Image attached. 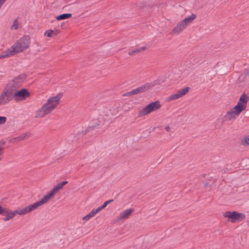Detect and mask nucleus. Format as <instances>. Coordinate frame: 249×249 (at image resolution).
Returning a JSON list of instances; mask_svg holds the SVG:
<instances>
[{"mask_svg": "<svg viewBox=\"0 0 249 249\" xmlns=\"http://www.w3.org/2000/svg\"><path fill=\"white\" fill-rule=\"evenodd\" d=\"M36 209H37V208L34 203L31 204L22 209H18L14 212H12L8 208H5L2 214L5 216L3 218V220L4 221H7L12 219L17 214L19 215H25Z\"/></svg>", "mask_w": 249, "mask_h": 249, "instance_id": "nucleus-1", "label": "nucleus"}, {"mask_svg": "<svg viewBox=\"0 0 249 249\" xmlns=\"http://www.w3.org/2000/svg\"><path fill=\"white\" fill-rule=\"evenodd\" d=\"M196 18V15L194 14H192L191 15L186 17L177 23L176 26L172 29L171 33L173 35H178L183 32L188 25L193 23Z\"/></svg>", "mask_w": 249, "mask_h": 249, "instance_id": "nucleus-2", "label": "nucleus"}, {"mask_svg": "<svg viewBox=\"0 0 249 249\" xmlns=\"http://www.w3.org/2000/svg\"><path fill=\"white\" fill-rule=\"evenodd\" d=\"M30 38L28 36H25L18 40L12 47L15 49L16 53L23 52L27 49L30 44Z\"/></svg>", "mask_w": 249, "mask_h": 249, "instance_id": "nucleus-3", "label": "nucleus"}, {"mask_svg": "<svg viewBox=\"0 0 249 249\" xmlns=\"http://www.w3.org/2000/svg\"><path fill=\"white\" fill-rule=\"evenodd\" d=\"M63 188V186L60 183L58 184L56 186L54 187L49 193L45 195L41 200L34 203L36 208L37 209L39 207L43 204L47 203L51 198H52L54 195L57 194L59 190Z\"/></svg>", "mask_w": 249, "mask_h": 249, "instance_id": "nucleus-4", "label": "nucleus"}, {"mask_svg": "<svg viewBox=\"0 0 249 249\" xmlns=\"http://www.w3.org/2000/svg\"><path fill=\"white\" fill-rule=\"evenodd\" d=\"M61 97V96L58 94L56 96L49 98L47 100V102L42 106L43 109L46 110L47 113L49 114L58 105Z\"/></svg>", "mask_w": 249, "mask_h": 249, "instance_id": "nucleus-5", "label": "nucleus"}, {"mask_svg": "<svg viewBox=\"0 0 249 249\" xmlns=\"http://www.w3.org/2000/svg\"><path fill=\"white\" fill-rule=\"evenodd\" d=\"M160 107L161 105L159 101L152 102L146 106L139 112V116L142 117L147 115L153 111L157 110Z\"/></svg>", "mask_w": 249, "mask_h": 249, "instance_id": "nucleus-6", "label": "nucleus"}, {"mask_svg": "<svg viewBox=\"0 0 249 249\" xmlns=\"http://www.w3.org/2000/svg\"><path fill=\"white\" fill-rule=\"evenodd\" d=\"M12 89H5L0 94V106L8 103L12 99Z\"/></svg>", "mask_w": 249, "mask_h": 249, "instance_id": "nucleus-7", "label": "nucleus"}, {"mask_svg": "<svg viewBox=\"0 0 249 249\" xmlns=\"http://www.w3.org/2000/svg\"><path fill=\"white\" fill-rule=\"evenodd\" d=\"M225 217H228L231 219L232 223L237 221H240L245 219V215L243 213H238L236 212H227L223 214Z\"/></svg>", "mask_w": 249, "mask_h": 249, "instance_id": "nucleus-8", "label": "nucleus"}, {"mask_svg": "<svg viewBox=\"0 0 249 249\" xmlns=\"http://www.w3.org/2000/svg\"><path fill=\"white\" fill-rule=\"evenodd\" d=\"M160 83V79H157L151 82L147 83L145 84L136 88L135 89L136 93L138 94L144 92L152 87L159 85Z\"/></svg>", "mask_w": 249, "mask_h": 249, "instance_id": "nucleus-9", "label": "nucleus"}, {"mask_svg": "<svg viewBox=\"0 0 249 249\" xmlns=\"http://www.w3.org/2000/svg\"><path fill=\"white\" fill-rule=\"evenodd\" d=\"M25 78L26 76L24 74L14 77L9 84V86L10 88V89H12L13 91L14 89L19 87Z\"/></svg>", "mask_w": 249, "mask_h": 249, "instance_id": "nucleus-10", "label": "nucleus"}, {"mask_svg": "<svg viewBox=\"0 0 249 249\" xmlns=\"http://www.w3.org/2000/svg\"><path fill=\"white\" fill-rule=\"evenodd\" d=\"M30 95V93L27 89H22L15 92L13 91L12 98H14L17 101H22L26 99Z\"/></svg>", "mask_w": 249, "mask_h": 249, "instance_id": "nucleus-11", "label": "nucleus"}, {"mask_svg": "<svg viewBox=\"0 0 249 249\" xmlns=\"http://www.w3.org/2000/svg\"><path fill=\"white\" fill-rule=\"evenodd\" d=\"M249 101V96L245 93H243L241 95L236 106L241 109V110H245L247 107V104Z\"/></svg>", "mask_w": 249, "mask_h": 249, "instance_id": "nucleus-12", "label": "nucleus"}, {"mask_svg": "<svg viewBox=\"0 0 249 249\" xmlns=\"http://www.w3.org/2000/svg\"><path fill=\"white\" fill-rule=\"evenodd\" d=\"M242 111H243V110H241V109L235 106L230 111L227 113L225 118L229 121L235 119Z\"/></svg>", "mask_w": 249, "mask_h": 249, "instance_id": "nucleus-13", "label": "nucleus"}, {"mask_svg": "<svg viewBox=\"0 0 249 249\" xmlns=\"http://www.w3.org/2000/svg\"><path fill=\"white\" fill-rule=\"evenodd\" d=\"M190 89V88L189 87H186L178 90L176 93L171 95L170 96H169L168 97L167 100L170 101L179 98L180 97L184 95L186 93H187Z\"/></svg>", "mask_w": 249, "mask_h": 249, "instance_id": "nucleus-14", "label": "nucleus"}, {"mask_svg": "<svg viewBox=\"0 0 249 249\" xmlns=\"http://www.w3.org/2000/svg\"><path fill=\"white\" fill-rule=\"evenodd\" d=\"M134 212V209L132 208L126 209L122 212L118 217L119 220H124L128 218L129 216Z\"/></svg>", "mask_w": 249, "mask_h": 249, "instance_id": "nucleus-15", "label": "nucleus"}, {"mask_svg": "<svg viewBox=\"0 0 249 249\" xmlns=\"http://www.w3.org/2000/svg\"><path fill=\"white\" fill-rule=\"evenodd\" d=\"M15 54H16V53L15 51V49L12 46L0 54V59L8 58Z\"/></svg>", "mask_w": 249, "mask_h": 249, "instance_id": "nucleus-16", "label": "nucleus"}, {"mask_svg": "<svg viewBox=\"0 0 249 249\" xmlns=\"http://www.w3.org/2000/svg\"><path fill=\"white\" fill-rule=\"evenodd\" d=\"M59 33L60 31L58 30H52L51 29H49L45 32L44 35L48 37H52L56 36Z\"/></svg>", "mask_w": 249, "mask_h": 249, "instance_id": "nucleus-17", "label": "nucleus"}, {"mask_svg": "<svg viewBox=\"0 0 249 249\" xmlns=\"http://www.w3.org/2000/svg\"><path fill=\"white\" fill-rule=\"evenodd\" d=\"M98 212H99L98 211L97 209H93L89 214L84 216L83 217V219L85 221H88L92 217L94 216L95 214L97 213Z\"/></svg>", "mask_w": 249, "mask_h": 249, "instance_id": "nucleus-18", "label": "nucleus"}, {"mask_svg": "<svg viewBox=\"0 0 249 249\" xmlns=\"http://www.w3.org/2000/svg\"><path fill=\"white\" fill-rule=\"evenodd\" d=\"M47 114H48V113L46 112V110L43 109V107H42L40 108L36 111V117L42 118Z\"/></svg>", "mask_w": 249, "mask_h": 249, "instance_id": "nucleus-19", "label": "nucleus"}, {"mask_svg": "<svg viewBox=\"0 0 249 249\" xmlns=\"http://www.w3.org/2000/svg\"><path fill=\"white\" fill-rule=\"evenodd\" d=\"M21 27L20 23L18 21L17 19H16L14 20L10 29L12 30H16L19 28H20Z\"/></svg>", "mask_w": 249, "mask_h": 249, "instance_id": "nucleus-20", "label": "nucleus"}, {"mask_svg": "<svg viewBox=\"0 0 249 249\" xmlns=\"http://www.w3.org/2000/svg\"><path fill=\"white\" fill-rule=\"evenodd\" d=\"M71 16H72V15L70 13L63 14H61L60 15L57 16L56 18V19L57 20H63V19L69 18L71 17Z\"/></svg>", "mask_w": 249, "mask_h": 249, "instance_id": "nucleus-21", "label": "nucleus"}, {"mask_svg": "<svg viewBox=\"0 0 249 249\" xmlns=\"http://www.w3.org/2000/svg\"><path fill=\"white\" fill-rule=\"evenodd\" d=\"M113 201V199H110L105 201L102 206L97 208V210H98L99 212L101 211L102 210L106 208L108 204L110 203Z\"/></svg>", "mask_w": 249, "mask_h": 249, "instance_id": "nucleus-22", "label": "nucleus"}, {"mask_svg": "<svg viewBox=\"0 0 249 249\" xmlns=\"http://www.w3.org/2000/svg\"><path fill=\"white\" fill-rule=\"evenodd\" d=\"M241 144L244 146L249 145V135L245 137L243 140H242Z\"/></svg>", "mask_w": 249, "mask_h": 249, "instance_id": "nucleus-23", "label": "nucleus"}, {"mask_svg": "<svg viewBox=\"0 0 249 249\" xmlns=\"http://www.w3.org/2000/svg\"><path fill=\"white\" fill-rule=\"evenodd\" d=\"M31 135V133L29 132H26V133H25L24 134H21L20 135V137L21 138V140H25V139H27L29 137H30Z\"/></svg>", "mask_w": 249, "mask_h": 249, "instance_id": "nucleus-24", "label": "nucleus"}, {"mask_svg": "<svg viewBox=\"0 0 249 249\" xmlns=\"http://www.w3.org/2000/svg\"><path fill=\"white\" fill-rule=\"evenodd\" d=\"M146 49L145 47H142L141 48H137L134 50L135 54H138L139 53H141L142 51H144Z\"/></svg>", "mask_w": 249, "mask_h": 249, "instance_id": "nucleus-25", "label": "nucleus"}, {"mask_svg": "<svg viewBox=\"0 0 249 249\" xmlns=\"http://www.w3.org/2000/svg\"><path fill=\"white\" fill-rule=\"evenodd\" d=\"M20 141H22V140H21V138L20 135L18 137H15V138L11 139L10 141L11 142H18Z\"/></svg>", "mask_w": 249, "mask_h": 249, "instance_id": "nucleus-26", "label": "nucleus"}, {"mask_svg": "<svg viewBox=\"0 0 249 249\" xmlns=\"http://www.w3.org/2000/svg\"><path fill=\"white\" fill-rule=\"evenodd\" d=\"M7 120V118L5 116H0V125L4 124Z\"/></svg>", "mask_w": 249, "mask_h": 249, "instance_id": "nucleus-27", "label": "nucleus"}, {"mask_svg": "<svg viewBox=\"0 0 249 249\" xmlns=\"http://www.w3.org/2000/svg\"><path fill=\"white\" fill-rule=\"evenodd\" d=\"M126 94L128 96H130L132 95L137 94L135 89L134 90H132L129 92H128L126 93Z\"/></svg>", "mask_w": 249, "mask_h": 249, "instance_id": "nucleus-28", "label": "nucleus"}, {"mask_svg": "<svg viewBox=\"0 0 249 249\" xmlns=\"http://www.w3.org/2000/svg\"><path fill=\"white\" fill-rule=\"evenodd\" d=\"M3 151L4 148L2 147H0V161H1L2 159Z\"/></svg>", "mask_w": 249, "mask_h": 249, "instance_id": "nucleus-29", "label": "nucleus"}, {"mask_svg": "<svg viewBox=\"0 0 249 249\" xmlns=\"http://www.w3.org/2000/svg\"><path fill=\"white\" fill-rule=\"evenodd\" d=\"M244 73L245 76L249 77V70H246L244 71Z\"/></svg>", "mask_w": 249, "mask_h": 249, "instance_id": "nucleus-30", "label": "nucleus"}, {"mask_svg": "<svg viewBox=\"0 0 249 249\" xmlns=\"http://www.w3.org/2000/svg\"><path fill=\"white\" fill-rule=\"evenodd\" d=\"M5 208L2 207L0 205V214H2Z\"/></svg>", "mask_w": 249, "mask_h": 249, "instance_id": "nucleus-31", "label": "nucleus"}, {"mask_svg": "<svg viewBox=\"0 0 249 249\" xmlns=\"http://www.w3.org/2000/svg\"><path fill=\"white\" fill-rule=\"evenodd\" d=\"M5 1L6 0H0V8Z\"/></svg>", "mask_w": 249, "mask_h": 249, "instance_id": "nucleus-32", "label": "nucleus"}, {"mask_svg": "<svg viewBox=\"0 0 249 249\" xmlns=\"http://www.w3.org/2000/svg\"><path fill=\"white\" fill-rule=\"evenodd\" d=\"M62 186L63 187L65 185L67 184L68 183V181H64L61 183H60Z\"/></svg>", "mask_w": 249, "mask_h": 249, "instance_id": "nucleus-33", "label": "nucleus"}, {"mask_svg": "<svg viewBox=\"0 0 249 249\" xmlns=\"http://www.w3.org/2000/svg\"><path fill=\"white\" fill-rule=\"evenodd\" d=\"M128 54H129V55H134V54H135V53H134V50H132V51H130V52L128 53Z\"/></svg>", "mask_w": 249, "mask_h": 249, "instance_id": "nucleus-34", "label": "nucleus"}, {"mask_svg": "<svg viewBox=\"0 0 249 249\" xmlns=\"http://www.w3.org/2000/svg\"><path fill=\"white\" fill-rule=\"evenodd\" d=\"M165 129H166V131H170V127H169V126H166V127L165 128Z\"/></svg>", "mask_w": 249, "mask_h": 249, "instance_id": "nucleus-35", "label": "nucleus"}, {"mask_svg": "<svg viewBox=\"0 0 249 249\" xmlns=\"http://www.w3.org/2000/svg\"><path fill=\"white\" fill-rule=\"evenodd\" d=\"M247 225L249 226V220L247 221Z\"/></svg>", "mask_w": 249, "mask_h": 249, "instance_id": "nucleus-36", "label": "nucleus"}]
</instances>
